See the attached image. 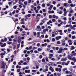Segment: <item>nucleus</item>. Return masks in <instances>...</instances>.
<instances>
[{"instance_id": "1", "label": "nucleus", "mask_w": 76, "mask_h": 76, "mask_svg": "<svg viewBox=\"0 0 76 76\" xmlns=\"http://www.w3.org/2000/svg\"><path fill=\"white\" fill-rule=\"evenodd\" d=\"M1 64L2 66V69H5V66H6V63H5L4 61H2L1 62Z\"/></svg>"}, {"instance_id": "2", "label": "nucleus", "mask_w": 76, "mask_h": 76, "mask_svg": "<svg viewBox=\"0 0 76 76\" xmlns=\"http://www.w3.org/2000/svg\"><path fill=\"white\" fill-rule=\"evenodd\" d=\"M21 41V37L20 36H19L18 38V43H20Z\"/></svg>"}, {"instance_id": "3", "label": "nucleus", "mask_w": 76, "mask_h": 76, "mask_svg": "<svg viewBox=\"0 0 76 76\" xmlns=\"http://www.w3.org/2000/svg\"><path fill=\"white\" fill-rule=\"evenodd\" d=\"M53 64V62H49L48 64V65L50 66H52Z\"/></svg>"}, {"instance_id": "4", "label": "nucleus", "mask_w": 76, "mask_h": 76, "mask_svg": "<svg viewBox=\"0 0 76 76\" xmlns=\"http://www.w3.org/2000/svg\"><path fill=\"white\" fill-rule=\"evenodd\" d=\"M37 37H39V38H40V32H38L37 33Z\"/></svg>"}, {"instance_id": "5", "label": "nucleus", "mask_w": 76, "mask_h": 76, "mask_svg": "<svg viewBox=\"0 0 76 76\" xmlns=\"http://www.w3.org/2000/svg\"><path fill=\"white\" fill-rule=\"evenodd\" d=\"M66 60H67V58H61V61H66Z\"/></svg>"}, {"instance_id": "6", "label": "nucleus", "mask_w": 76, "mask_h": 76, "mask_svg": "<svg viewBox=\"0 0 76 76\" xmlns=\"http://www.w3.org/2000/svg\"><path fill=\"white\" fill-rule=\"evenodd\" d=\"M38 64H39L38 63V62L37 61L35 62L34 63V65L35 66H37L38 65Z\"/></svg>"}, {"instance_id": "7", "label": "nucleus", "mask_w": 76, "mask_h": 76, "mask_svg": "<svg viewBox=\"0 0 76 76\" xmlns=\"http://www.w3.org/2000/svg\"><path fill=\"white\" fill-rule=\"evenodd\" d=\"M72 59V60H73L74 61L75 63L76 62V57H74Z\"/></svg>"}, {"instance_id": "8", "label": "nucleus", "mask_w": 76, "mask_h": 76, "mask_svg": "<svg viewBox=\"0 0 76 76\" xmlns=\"http://www.w3.org/2000/svg\"><path fill=\"white\" fill-rule=\"evenodd\" d=\"M68 59H69V60H72V58H71V56L69 55L68 56Z\"/></svg>"}, {"instance_id": "9", "label": "nucleus", "mask_w": 76, "mask_h": 76, "mask_svg": "<svg viewBox=\"0 0 76 76\" xmlns=\"http://www.w3.org/2000/svg\"><path fill=\"white\" fill-rule=\"evenodd\" d=\"M59 51H60L62 53V51H64V49L60 48L59 49Z\"/></svg>"}, {"instance_id": "10", "label": "nucleus", "mask_w": 76, "mask_h": 76, "mask_svg": "<svg viewBox=\"0 0 76 76\" xmlns=\"http://www.w3.org/2000/svg\"><path fill=\"white\" fill-rule=\"evenodd\" d=\"M75 48V47L72 46L71 47V50H74Z\"/></svg>"}, {"instance_id": "11", "label": "nucleus", "mask_w": 76, "mask_h": 76, "mask_svg": "<svg viewBox=\"0 0 76 76\" xmlns=\"http://www.w3.org/2000/svg\"><path fill=\"white\" fill-rule=\"evenodd\" d=\"M38 51H42V50H41V48H38Z\"/></svg>"}, {"instance_id": "12", "label": "nucleus", "mask_w": 76, "mask_h": 76, "mask_svg": "<svg viewBox=\"0 0 76 76\" xmlns=\"http://www.w3.org/2000/svg\"><path fill=\"white\" fill-rule=\"evenodd\" d=\"M1 16H3V15H4V12H1Z\"/></svg>"}, {"instance_id": "13", "label": "nucleus", "mask_w": 76, "mask_h": 76, "mask_svg": "<svg viewBox=\"0 0 76 76\" xmlns=\"http://www.w3.org/2000/svg\"><path fill=\"white\" fill-rule=\"evenodd\" d=\"M20 47V44H18L17 45V48L18 49V48H19Z\"/></svg>"}, {"instance_id": "14", "label": "nucleus", "mask_w": 76, "mask_h": 76, "mask_svg": "<svg viewBox=\"0 0 76 76\" xmlns=\"http://www.w3.org/2000/svg\"><path fill=\"white\" fill-rule=\"evenodd\" d=\"M34 35V36H36L37 35V33L35 32H33Z\"/></svg>"}, {"instance_id": "15", "label": "nucleus", "mask_w": 76, "mask_h": 76, "mask_svg": "<svg viewBox=\"0 0 76 76\" xmlns=\"http://www.w3.org/2000/svg\"><path fill=\"white\" fill-rule=\"evenodd\" d=\"M72 25L70 24L69 25H67V27H69V26H70V27H72Z\"/></svg>"}, {"instance_id": "16", "label": "nucleus", "mask_w": 76, "mask_h": 76, "mask_svg": "<svg viewBox=\"0 0 76 76\" xmlns=\"http://www.w3.org/2000/svg\"><path fill=\"white\" fill-rule=\"evenodd\" d=\"M68 3H72V2L71 0H69L68 1Z\"/></svg>"}, {"instance_id": "17", "label": "nucleus", "mask_w": 76, "mask_h": 76, "mask_svg": "<svg viewBox=\"0 0 76 76\" xmlns=\"http://www.w3.org/2000/svg\"><path fill=\"white\" fill-rule=\"evenodd\" d=\"M42 62H45V59H44V58H43L42 59Z\"/></svg>"}, {"instance_id": "18", "label": "nucleus", "mask_w": 76, "mask_h": 76, "mask_svg": "<svg viewBox=\"0 0 76 76\" xmlns=\"http://www.w3.org/2000/svg\"><path fill=\"white\" fill-rule=\"evenodd\" d=\"M18 19L16 18L15 20H14V22H18Z\"/></svg>"}, {"instance_id": "19", "label": "nucleus", "mask_w": 76, "mask_h": 76, "mask_svg": "<svg viewBox=\"0 0 76 76\" xmlns=\"http://www.w3.org/2000/svg\"><path fill=\"white\" fill-rule=\"evenodd\" d=\"M57 44H60V41H58L57 42Z\"/></svg>"}, {"instance_id": "20", "label": "nucleus", "mask_w": 76, "mask_h": 76, "mask_svg": "<svg viewBox=\"0 0 76 76\" xmlns=\"http://www.w3.org/2000/svg\"><path fill=\"white\" fill-rule=\"evenodd\" d=\"M16 46L15 45H14V47L13 48V50H15V49L16 48Z\"/></svg>"}, {"instance_id": "21", "label": "nucleus", "mask_w": 76, "mask_h": 76, "mask_svg": "<svg viewBox=\"0 0 76 76\" xmlns=\"http://www.w3.org/2000/svg\"><path fill=\"white\" fill-rule=\"evenodd\" d=\"M45 60L46 61H48V58L46 57L45 58Z\"/></svg>"}, {"instance_id": "22", "label": "nucleus", "mask_w": 76, "mask_h": 76, "mask_svg": "<svg viewBox=\"0 0 76 76\" xmlns=\"http://www.w3.org/2000/svg\"><path fill=\"white\" fill-rule=\"evenodd\" d=\"M36 22H38L39 20V18H36Z\"/></svg>"}, {"instance_id": "23", "label": "nucleus", "mask_w": 76, "mask_h": 76, "mask_svg": "<svg viewBox=\"0 0 76 76\" xmlns=\"http://www.w3.org/2000/svg\"><path fill=\"white\" fill-rule=\"evenodd\" d=\"M31 15L30 14H28V15H27V17H28L29 18H30V17L31 16Z\"/></svg>"}, {"instance_id": "24", "label": "nucleus", "mask_w": 76, "mask_h": 76, "mask_svg": "<svg viewBox=\"0 0 76 76\" xmlns=\"http://www.w3.org/2000/svg\"><path fill=\"white\" fill-rule=\"evenodd\" d=\"M75 38H76L75 36H73L72 37V39H75Z\"/></svg>"}, {"instance_id": "25", "label": "nucleus", "mask_w": 76, "mask_h": 76, "mask_svg": "<svg viewBox=\"0 0 76 76\" xmlns=\"http://www.w3.org/2000/svg\"><path fill=\"white\" fill-rule=\"evenodd\" d=\"M9 42L8 43V44H9L10 45V44H12V42Z\"/></svg>"}, {"instance_id": "26", "label": "nucleus", "mask_w": 76, "mask_h": 76, "mask_svg": "<svg viewBox=\"0 0 76 76\" xmlns=\"http://www.w3.org/2000/svg\"><path fill=\"white\" fill-rule=\"evenodd\" d=\"M56 15H54L53 16V18H56Z\"/></svg>"}, {"instance_id": "27", "label": "nucleus", "mask_w": 76, "mask_h": 76, "mask_svg": "<svg viewBox=\"0 0 76 76\" xmlns=\"http://www.w3.org/2000/svg\"><path fill=\"white\" fill-rule=\"evenodd\" d=\"M64 16H66V14L67 13V12L66 11V12H64Z\"/></svg>"}, {"instance_id": "28", "label": "nucleus", "mask_w": 76, "mask_h": 76, "mask_svg": "<svg viewBox=\"0 0 76 76\" xmlns=\"http://www.w3.org/2000/svg\"><path fill=\"white\" fill-rule=\"evenodd\" d=\"M58 67H60L61 68H62V66L60 65H59L58 66Z\"/></svg>"}, {"instance_id": "29", "label": "nucleus", "mask_w": 76, "mask_h": 76, "mask_svg": "<svg viewBox=\"0 0 76 76\" xmlns=\"http://www.w3.org/2000/svg\"><path fill=\"white\" fill-rule=\"evenodd\" d=\"M25 18L26 19H28V16L27 15L25 16Z\"/></svg>"}, {"instance_id": "30", "label": "nucleus", "mask_w": 76, "mask_h": 76, "mask_svg": "<svg viewBox=\"0 0 76 76\" xmlns=\"http://www.w3.org/2000/svg\"><path fill=\"white\" fill-rule=\"evenodd\" d=\"M64 5L65 7L67 6V3H65L64 4Z\"/></svg>"}, {"instance_id": "31", "label": "nucleus", "mask_w": 76, "mask_h": 76, "mask_svg": "<svg viewBox=\"0 0 76 76\" xmlns=\"http://www.w3.org/2000/svg\"><path fill=\"white\" fill-rule=\"evenodd\" d=\"M70 61H68L67 62V65H68V64H69V63H70Z\"/></svg>"}, {"instance_id": "32", "label": "nucleus", "mask_w": 76, "mask_h": 76, "mask_svg": "<svg viewBox=\"0 0 76 76\" xmlns=\"http://www.w3.org/2000/svg\"><path fill=\"white\" fill-rule=\"evenodd\" d=\"M32 46H30V47H29V50H31V49H32Z\"/></svg>"}, {"instance_id": "33", "label": "nucleus", "mask_w": 76, "mask_h": 76, "mask_svg": "<svg viewBox=\"0 0 76 76\" xmlns=\"http://www.w3.org/2000/svg\"><path fill=\"white\" fill-rule=\"evenodd\" d=\"M7 51L8 52H10V49L9 48H7Z\"/></svg>"}, {"instance_id": "34", "label": "nucleus", "mask_w": 76, "mask_h": 76, "mask_svg": "<svg viewBox=\"0 0 76 76\" xmlns=\"http://www.w3.org/2000/svg\"><path fill=\"white\" fill-rule=\"evenodd\" d=\"M4 41H7V38H5L4 39Z\"/></svg>"}, {"instance_id": "35", "label": "nucleus", "mask_w": 76, "mask_h": 76, "mask_svg": "<svg viewBox=\"0 0 76 76\" xmlns=\"http://www.w3.org/2000/svg\"><path fill=\"white\" fill-rule=\"evenodd\" d=\"M14 9H16V8H17V6H15L14 7H13Z\"/></svg>"}, {"instance_id": "36", "label": "nucleus", "mask_w": 76, "mask_h": 76, "mask_svg": "<svg viewBox=\"0 0 76 76\" xmlns=\"http://www.w3.org/2000/svg\"><path fill=\"white\" fill-rule=\"evenodd\" d=\"M58 71L59 72H61V69L59 68L58 69Z\"/></svg>"}, {"instance_id": "37", "label": "nucleus", "mask_w": 76, "mask_h": 76, "mask_svg": "<svg viewBox=\"0 0 76 76\" xmlns=\"http://www.w3.org/2000/svg\"><path fill=\"white\" fill-rule=\"evenodd\" d=\"M39 58H40V59L42 58V56L41 55H40Z\"/></svg>"}, {"instance_id": "38", "label": "nucleus", "mask_w": 76, "mask_h": 76, "mask_svg": "<svg viewBox=\"0 0 76 76\" xmlns=\"http://www.w3.org/2000/svg\"><path fill=\"white\" fill-rule=\"evenodd\" d=\"M46 41L47 42H50V40H49V39H47L46 40Z\"/></svg>"}, {"instance_id": "39", "label": "nucleus", "mask_w": 76, "mask_h": 76, "mask_svg": "<svg viewBox=\"0 0 76 76\" xmlns=\"http://www.w3.org/2000/svg\"><path fill=\"white\" fill-rule=\"evenodd\" d=\"M37 47H39V46H40V43H37Z\"/></svg>"}, {"instance_id": "40", "label": "nucleus", "mask_w": 76, "mask_h": 76, "mask_svg": "<svg viewBox=\"0 0 76 76\" xmlns=\"http://www.w3.org/2000/svg\"><path fill=\"white\" fill-rule=\"evenodd\" d=\"M45 4H42V6L43 7H45Z\"/></svg>"}, {"instance_id": "41", "label": "nucleus", "mask_w": 76, "mask_h": 76, "mask_svg": "<svg viewBox=\"0 0 76 76\" xmlns=\"http://www.w3.org/2000/svg\"><path fill=\"white\" fill-rule=\"evenodd\" d=\"M43 15H44V16H46L47 15V13H45V12L44 13Z\"/></svg>"}, {"instance_id": "42", "label": "nucleus", "mask_w": 76, "mask_h": 76, "mask_svg": "<svg viewBox=\"0 0 76 76\" xmlns=\"http://www.w3.org/2000/svg\"><path fill=\"white\" fill-rule=\"evenodd\" d=\"M49 18L50 19H51L52 18V16H51V15H49Z\"/></svg>"}, {"instance_id": "43", "label": "nucleus", "mask_w": 76, "mask_h": 76, "mask_svg": "<svg viewBox=\"0 0 76 76\" xmlns=\"http://www.w3.org/2000/svg\"><path fill=\"white\" fill-rule=\"evenodd\" d=\"M24 4L25 5H27L28 3H27V2L26 1H25L24 2Z\"/></svg>"}, {"instance_id": "44", "label": "nucleus", "mask_w": 76, "mask_h": 76, "mask_svg": "<svg viewBox=\"0 0 76 76\" xmlns=\"http://www.w3.org/2000/svg\"><path fill=\"white\" fill-rule=\"evenodd\" d=\"M37 16H39L40 17V16H41V14H38L37 15Z\"/></svg>"}, {"instance_id": "45", "label": "nucleus", "mask_w": 76, "mask_h": 76, "mask_svg": "<svg viewBox=\"0 0 76 76\" xmlns=\"http://www.w3.org/2000/svg\"><path fill=\"white\" fill-rule=\"evenodd\" d=\"M72 20H75V17L73 16L72 17Z\"/></svg>"}, {"instance_id": "46", "label": "nucleus", "mask_w": 76, "mask_h": 76, "mask_svg": "<svg viewBox=\"0 0 76 76\" xmlns=\"http://www.w3.org/2000/svg\"><path fill=\"white\" fill-rule=\"evenodd\" d=\"M55 58H51V60H53V61H54L55 60Z\"/></svg>"}, {"instance_id": "47", "label": "nucleus", "mask_w": 76, "mask_h": 76, "mask_svg": "<svg viewBox=\"0 0 76 76\" xmlns=\"http://www.w3.org/2000/svg\"><path fill=\"white\" fill-rule=\"evenodd\" d=\"M47 20V18H45L44 19H43V20Z\"/></svg>"}, {"instance_id": "48", "label": "nucleus", "mask_w": 76, "mask_h": 76, "mask_svg": "<svg viewBox=\"0 0 76 76\" xmlns=\"http://www.w3.org/2000/svg\"><path fill=\"white\" fill-rule=\"evenodd\" d=\"M24 53H25V54L26 53V52H27V50H24L23 51Z\"/></svg>"}, {"instance_id": "49", "label": "nucleus", "mask_w": 76, "mask_h": 76, "mask_svg": "<svg viewBox=\"0 0 76 76\" xmlns=\"http://www.w3.org/2000/svg\"><path fill=\"white\" fill-rule=\"evenodd\" d=\"M50 53H53V50H50Z\"/></svg>"}, {"instance_id": "50", "label": "nucleus", "mask_w": 76, "mask_h": 76, "mask_svg": "<svg viewBox=\"0 0 76 76\" xmlns=\"http://www.w3.org/2000/svg\"><path fill=\"white\" fill-rule=\"evenodd\" d=\"M22 13L23 15H25V12L24 11H23L22 12Z\"/></svg>"}, {"instance_id": "51", "label": "nucleus", "mask_w": 76, "mask_h": 76, "mask_svg": "<svg viewBox=\"0 0 76 76\" xmlns=\"http://www.w3.org/2000/svg\"><path fill=\"white\" fill-rule=\"evenodd\" d=\"M59 8L60 9H61V10H62V9H63V7H60Z\"/></svg>"}, {"instance_id": "52", "label": "nucleus", "mask_w": 76, "mask_h": 76, "mask_svg": "<svg viewBox=\"0 0 76 76\" xmlns=\"http://www.w3.org/2000/svg\"><path fill=\"white\" fill-rule=\"evenodd\" d=\"M20 23L21 24H25V23L24 22L21 21Z\"/></svg>"}, {"instance_id": "53", "label": "nucleus", "mask_w": 76, "mask_h": 76, "mask_svg": "<svg viewBox=\"0 0 76 76\" xmlns=\"http://www.w3.org/2000/svg\"><path fill=\"white\" fill-rule=\"evenodd\" d=\"M59 49V48L58 47H56V50H58V49Z\"/></svg>"}, {"instance_id": "54", "label": "nucleus", "mask_w": 76, "mask_h": 76, "mask_svg": "<svg viewBox=\"0 0 76 76\" xmlns=\"http://www.w3.org/2000/svg\"><path fill=\"white\" fill-rule=\"evenodd\" d=\"M56 40H59V38H58V37H56Z\"/></svg>"}, {"instance_id": "55", "label": "nucleus", "mask_w": 76, "mask_h": 76, "mask_svg": "<svg viewBox=\"0 0 76 76\" xmlns=\"http://www.w3.org/2000/svg\"><path fill=\"white\" fill-rule=\"evenodd\" d=\"M53 4H55L56 3V2L55 1H53Z\"/></svg>"}, {"instance_id": "56", "label": "nucleus", "mask_w": 76, "mask_h": 76, "mask_svg": "<svg viewBox=\"0 0 76 76\" xmlns=\"http://www.w3.org/2000/svg\"><path fill=\"white\" fill-rule=\"evenodd\" d=\"M51 45H48L47 47H48V48H50V47H51Z\"/></svg>"}, {"instance_id": "57", "label": "nucleus", "mask_w": 76, "mask_h": 76, "mask_svg": "<svg viewBox=\"0 0 76 76\" xmlns=\"http://www.w3.org/2000/svg\"><path fill=\"white\" fill-rule=\"evenodd\" d=\"M53 6L52 5H50L49 7H50V8H53Z\"/></svg>"}, {"instance_id": "58", "label": "nucleus", "mask_w": 76, "mask_h": 76, "mask_svg": "<svg viewBox=\"0 0 76 76\" xmlns=\"http://www.w3.org/2000/svg\"><path fill=\"white\" fill-rule=\"evenodd\" d=\"M53 9L54 10H56V7H53Z\"/></svg>"}, {"instance_id": "59", "label": "nucleus", "mask_w": 76, "mask_h": 76, "mask_svg": "<svg viewBox=\"0 0 76 76\" xmlns=\"http://www.w3.org/2000/svg\"><path fill=\"white\" fill-rule=\"evenodd\" d=\"M56 71H58V68H56L55 69Z\"/></svg>"}, {"instance_id": "60", "label": "nucleus", "mask_w": 76, "mask_h": 76, "mask_svg": "<svg viewBox=\"0 0 76 76\" xmlns=\"http://www.w3.org/2000/svg\"><path fill=\"white\" fill-rule=\"evenodd\" d=\"M50 56H51V57H53V54L50 53Z\"/></svg>"}, {"instance_id": "61", "label": "nucleus", "mask_w": 76, "mask_h": 76, "mask_svg": "<svg viewBox=\"0 0 76 76\" xmlns=\"http://www.w3.org/2000/svg\"><path fill=\"white\" fill-rule=\"evenodd\" d=\"M52 37H55V35H54V34H52Z\"/></svg>"}, {"instance_id": "62", "label": "nucleus", "mask_w": 76, "mask_h": 76, "mask_svg": "<svg viewBox=\"0 0 76 76\" xmlns=\"http://www.w3.org/2000/svg\"><path fill=\"white\" fill-rule=\"evenodd\" d=\"M21 20L22 22H23L24 21V18H23V19H22Z\"/></svg>"}, {"instance_id": "63", "label": "nucleus", "mask_w": 76, "mask_h": 76, "mask_svg": "<svg viewBox=\"0 0 76 76\" xmlns=\"http://www.w3.org/2000/svg\"><path fill=\"white\" fill-rule=\"evenodd\" d=\"M36 70H32V72H34V73H35V72H36Z\"/></svg>"}, {"instance_id": "64", "label": "nucleus", "mask_w": 76, "mask_h": 76, "mask_svg": "<svg viewBox=\"0 0 76 76\" xmlns=\"http://www.w3.org/2000/svg\"><path fill=\"white\" fill-rule=\"evenodd\" d=\"M72 42V40H69L68 41V42L70 43V42Z\"/></svg>"}]
</instances>
